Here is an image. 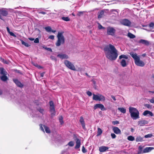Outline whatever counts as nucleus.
I'll return each instance as SVG.
<instances>
[{
    "mask_svg": "<svg viewBox=\"0 0 154 154\" xmlns=\"http://www.w3.org/2000/svg\"><path fill=\"white\" fill-rule=\"evenodd\" d=\"M104 50L106 57L111 60H115L117 57L118 51L114 46L111 44L106 46Z\"/></svg>",
    "mask_w": 154,
    "mask_h": 154,
    "instance_id": "f257e3e1",
    "label": "nucleus"
},
{
    "mask_svg": "<svg viewBox=\"0 0 154 154\" xmlns=\"http://www.w3.org/2000/svg\"><path fill=\"white\" fill-rule=\"evenodd\" d=\"M130 54L134 59L135 63L137 66L141 67H143L144 66V63L140 60L139 56H137L136 53L131 52Z\"/></svg>",
    "mask_w": 154,
    "mask_h": 154,
    "instance_id": "f03ea898",
    "label": "nucleus"
},
{
    "mask_svg": "<svg viewBox=\"0 0 154 154\" xmlns=\"http://www.w3.org/2000/svg\"><path fill=\"white\" fill-rule=\"evenodd\" d=\"M129 109L131 117L133 119L136 120L140 118L139 112L136 108L130 107Z\"/></svg>",
    "mask_w": 154,
    "mask_h": 154,
    "instance_id": "7ed1b4c3",
    "label": "nucleus"
},
{
    "mask_svg": "<svg viewBox=\"0 0 154 154\" xmlns=\"http://www.w3.org/2000/svg\"><path fill=\"white\" fill-rule=\"evenodd\" d=\"M63 32H58L57 35V40L55 43L57 46H59L64 44L65 38L63 35Z\"/></svg>",
    "mask_w": 154,
    "mask_h": 154,
    "instance_id": "20e7f679",
    "label": "nucleus"
},
{
    "mask_svg": "<svg viewBox=\"0 0 154 154\" xmlns=\"http://www.w3.org/2000/svg\"><path fill=\"white\" fill-rule=\"evenodd\" d=\"M64 63L69 69L74 71L76 70V69L74 65L69 61L67 60H65L64 61Z\"/></svg>",
    "mask_w": 154,
    "mask_h": 154,
    "instance_id": "39448f33",
    "label": "nucleus"
},
{
    "mask_svg": "<svg viewBox=\"0 0 154 154\" xmlns=\"http://www.w3.org/2000/svg\"><path fill=\"white\" fill-rule=\"evenodd\" d=\"M93 100L99 101H104L105 100L104 97L102 95L99 94L98 95H97L93 94Z\"/></svg>",
    "mask_w": 154,
    "mask_h": 154,
    "instance_id": "423d86ee",
    "label": "nucleus"
},
{
    "mask_svg": "<svg viewBox=\"0 0 154 154\" xmlns=\"http://www.w3.org/2000/svg\"><path fill=\"white\" fill-rule=\"evenodd\" d=\"M120 23L121 24L124 26H131V23L127 19H123L121 20Z\"/></svg>",
    "mask_w": 154,
    "mask_h": 154,
    "instance_id": "0eeeda50",
    "label": "nucleus"
},
{
    "mask_svg": "<svg viewBox=\"0 0 154 154\" xmlns=\"http://www.w3.org/2000/svg\"><path fill=\"white\" fill-rule=\"evenodd\" d=\"M116 30L113 27H108L107 28V33L108 35L113 36L114 35Z\"/></svg>",
    "mask_w": 154,
    "mask_h": 154,
    "instance_id": "6e6552de",
    "label": "nucleus"
},
{
    "mask_svg": "<svg viewBox=\"0 0 154 154\" xmlns=\"http://www.w3.org/2000/svg\"><path fill=\"white\" fill-rule=\"evenodd\" d=\"M98 108L100 109L102 111L106 110L105 108L104 107V106L101 104H97L94 106V109L95 110Z\"/></svg>",
    "mask_w": 154,
    "mask_h": 154,
    "instance_id": "1a4fd4ad",
    "label": "nucleus"
},
{
    "mask_svg": "<svg viewBox=\"0 0 154 154\" xmlns=\"http://www.w3.org/2000/svg\"><path fill=\"white\" fill-rule=\"evenodd\" d=\"M57 57L60 58L61 59H67L69 58V57L67 54L63 53L59 54L57 55Z\"/></svg>",
    "mask_w": 154,
    "mask_h": 154,
    "instance_id": "9d476101",
    "label": "nucleus"
},
{
    "mask_svg": "<svg viewBox=\"0 0 154 154\" xmlns=\"http://www.w3.org/2000/svg\"><path fill=\"white\" fill-rule=\"evenodd\" d=\"M13 80L18 87L21 88L23 87V85L17 79H13Z\"/></svg>",
    "mask_w": 154,
    "mask_h": 154,
    "instance_id": "9b49d317",
    "label": "nucleus"
},
{
    "mask_svg": "<svg viewBox=\"0 0 154 154\" xmlns=\"http://www.w3.org/2000/svg\"><path fill=\"white\" fill-rule=\"evenodd\" d=\"M138 125L140 126H143L144 125L147 124L148 123V122L145 120H143L139 121L138 122Z\"/></svg>",
    "mask_w": 154,
    "mask_h": 154,
    "instance_id": "f8f14e48",
    "label": "nucleus"
},
{
    "mask_svg": "<svg viewBox=\"0 0 154 154\" xmlns=\"http://www.w3.org/2000/svg\"><path fill=\"white\" fill-rule=\"evenodd\" d=\"M50 111L51 112V117L52 118L56 114V112L54 108L52 107L51 108H50Z\"/></svg>",
    "mask_w": 154,
    "mask_h": 154,
    "instance_id": "ddd939ff",
    "label": "nucleus"
},
{
    "mask_svg": "<svg viewBox=\"0 0 154 154\" xmlns=\"http://www.w3.org/2000/svg\"><path fill=\"white\" fill-rule=\"evenodd\" d=\"M80 122L82 125V128L84 129H85V122L82 116H81L80 117Z\"/></svg>",
    "mask_w": 154,
    "mask_h": 154,
    "instance_id": "4468645a",
    "label": "nucleus"
},
{
    "mask_svg": "<svg viewBox=\"0 0 154 154\" xmlns=\"http://www.w3.org/2000/svg\"><path fill=\"white\" fill-rule=\"evenodd\" d=\"M112 130L116 134H120L121 131L119 128L117 127H115L113 128Z\"/></svg>",
    "mask_w": 154,
    "mask_h": 154,
    "instance_id": "2eb2a0df",
    "label": "nucleus"
},
{
    "mask_svg": "<svg viewBox=\"0 0 154 154\" xmlns=\"http://www.w3.org/2000/svg\"><path fill=\"white\" fill-rule=\"evenodd\" d=\"M75 140L76 141V145L75 146V148L77 149H78L80 147L81 142L80 140L78 138H76Z\"/></svg>",
    "mask_w": 154,
    "mask_h": 154,
    "instance_id": "dca6fc26",
    "label": "nucleus"
},
{
    "mask_svg": "<svg viewBox=\"0 0 154 154\" xmlns=\"http://www.w3.org/2000/svg\"><path fill=\"white\" fill-rule=\"evenodd\" d=\"M108 147L104 146H102L99 147V150L101 152H103L106 151L108 149Z\"/></svg>",
    "mask_w": 154,
    "mask_h": 154,
    "instance_id": "f3484780",
    "label": "nucleus"
},
{
    "mask_svg": "<svg viewBox=\"0 0 154 154\" xmlns=\"http://www.w3.org/2000/svg\"><path fill=\"white\" fill-rule=\"evenodd\" d=\"M143 115L144 116H146L147 115H149V116H153V113L152 112L148 110H146L145 111L143 112Z\"/></svg>",
    "mask_w": 154,
    "mask_h": 154,
    "instance_id": "a211bd4d",
    "label": "nucleus"
},
{
    "mask_svg": "<svg viewBox=\"0 0 154 154\" xmlns=\"http://www.w3.org/2000/svg\"><path fill=\"white\" fill-rule=\"evenodd\" d=\"M120 76H121L123 79H126L128 78L129 76L125 72H123L122 73L120 74Z\"/></svg>",
    "mask_w": 154,
    "mask_h": 154,
    "instance_id": "6ab92c4d",
    "label": "nucleus"
},
{
    "mask_svg": "<svg viewBox=\"0 0 154 154\" xmlns=\"http://www.w3.org/2000/svg\"><path fill=\"white\" fill-rule=\"evenodd\" d=\"M139 43H141L146 45H148L149 43L148 41L144 39H140L139 42Z\"/></svg>",
    "mask_w": 154,
    "mask_h": 154,
    "instance_id": "aec40b11",
    "label": "nucleus"
},
{
    "mask_svg": "<svg viewBox=\"0 0 154 154\" xmlns=\"http://www.w3.org/2000/svg\"><path fill=\"white\" fill-rule=\"evenodd\" d=\"M154 149V148L153 147H146L144 149V152L146 153L149 152Z\"/></svg>",
    "mask_w": 154,
    "mask_h": 154,
    "instance_id": "412c9836",
    "label": "nucleus"
},
{
    "mask_svg": "<svg viewBox=\"0 0 154 154\" xmlns=\"http://www.w3.org/2000/svg\"><path fill=\"white\" fill-rule=\"evenodd\" d=\"M120 63L123 67H125L127 66L126 62L125 59H122L121 60Z\"/></svg>",
    "mask_w": 154,
    "mask_h": 154,
    "instance_id": "4be33fe9",
    "label": "nucleus"
},
{
    "mask_svg": "<svg viewBox=\"0 0 154 154\" xmlns=\"http://www.w3.org/2000/svg\"><path fill=\"white\" fill-rule=\"evenodd\" d=\"M0 74L2 75H7V72L3 68H0Z\"/></svg>",
    "mask_w": 154,
    "mask_h": 154,
    "instance_id": "5701e85b",
    "label": "nucleus"
},
{
    "mask_svg": "<svg viewBox=\"0 0 154 154\" xmlns=\"http://www.w3.org/2000/svg\"><path fill=\"white\" fill-rule=\"evenodd\" d=\"M104 12L102 10L98 13V18L100 19L103 17L104 15Z\"/></svg>",
    "mask_w": 154,
    "mask_h": 154,
    "instance_id": "b1692460",
    "label": "nucleus"
},
{
    "mask_svg": "<svg viewBox=\"0 0 154 154\" xmlns=\"http://www.w3.org/2000/svg\"><path fill=\"white\" fill-rule=\"evenodd\" d=\"M6 75H4L0 76V79L2 81L5 82L8 79V78Z\"/></svg>",
    "mask_w": 154,
    "mask_h": 154,
    "instance_id": "393cba45",
    "label": "nucleus"
},
{
    "mask_svg": "<svg viewBox=\"0 0 154 154\" xmlns=\"http://www.w3.org/2000/svg\"><path fill=\"white\" fill-rule=\"evenodd\" d=\"M0 12L3 16H6L8 14V12L7 11L3 9L0 10Z\"/></svg>",
    "mask_w": 154,
    "mask_h": 154,
    "instance_id": "a878e982",
    "label": "nucleus"
},
{
    "mask_svg": "<svg viewBox=\"0 0 154 154\" xmlns=\"http://www.w3.org/2000/svg\"><path fill=\"white\" fill-rule=\"evenodd\" d=\"M144 149L143 150V147L140 146L139 147L138 150V154L144 153Z\"/></svg>",
    "mask_w": 154,
    "mask_h": 154,
    "instance_id": "bb28decb",
    "label": "nucleus"
},
{
    "mask_svg": "<svg viewBox=\"0 0 154 154\" xmlns=\"http://www.w3.org/2000/svg\"><path fill=\"white\" fill-rule=\"evenodd\" d=\"M118 109L123 113H125L126 112V109L123 108H118Z\"/></svg>",
    "mask_w": 154,
    "mask_h": 154,
    "instance_id": "cd10ccee",
    "label": "nucleus"
},
{
    "mask_svg": "<svg viewBox=\"0 0 154 154\" xmlns=\"http://www.w3.org/2000/svg\"><path fill=\"white\" fill-rule=\"evenodd\" d=\"M128 36L130 38H133L135 37V36L131 32H128Z\"/></svg>",
    "mask_w": 154,
    "mask_h": 154,
    "instance_id": "c85d7f7f",
    "label": "nucleus"
},
{
    "mask_svg": "<svg viewBox=\"0 0 154 154\" xmlns=\"http://www.w3.org/2000/svg\"><path fill=\"white\" fill-rule=\"evenodd\" d=\"M20 41L22 44L24 45L26 47H28L30 46V45H29V44L28 43H27L23 41V40H20Z\"/></svg>",
    "mask_w": 154,
    "mask_h": 154,
    "instance_id": "c756f323",
    "label": "nucleus"
},
{
    "mask_svg": "<svg viewBox=\"0 0 154 154\" xmlns=\"http://www.w3.org/2000/svg\"><path fill=\"white\" fill-rule=\"evenodd\" d=\"M43 127H44V128L45 130V131L47 133H50V132H51L50 131L49 128L48 127H47L45 126V125H44Z\"/></svg>",
    "mask_w": 154,
    "mask_h": 154,
    "instance_id": "7c9ffc66",
    "label": "nucleus"
},
{
    "mask_svg": "<svg viewBox=\"0 0 154 154\" xmlns=\"http://www.w3.org/2000/svg\"><path fill=\"white\" fill-rule=\"evenodd\" d=\"M122 58L127 59H128V57L127 56L124 54L122 55L119 56V59H121Z\"/></svg>",
    "mask_w": 154,
    "mask_h": 154,
    "instance_id": "2f4dec72",
    "label": "nucleus"
},
{
    "mask_svg": "<svg viewBox=\"0 0 154 154\" xmlns=\"http://www.w3.org/2000/svg\"><path fill=\"white\" fill-rule=\"evenodd\" d=\"M143 138L141 137H138L136 138V141L137 142H141L143 140Z\"/></svg>",
    "mask_w": 154,
    "mask_h": 154,
    "instance_id": "473e14b6",
    "label": "nucleus"
},
{
    "mask_svg": "<svg viewBox=\"0 0 154 154\" xmlns=\"http://www.w3.org/2000/svg\"><path fill=\"white\" fill-rule=\"evenodd\" d=\"M127 139L129 141H132L134 140V138L132 136H129L128 137Z\"/></svg>",
    "mask_w": 154,
    "mask_h": 154,
    "instance_id": "72a5a7b5",
    "label": "nucleus"
},
{
    "mask_svg": "<svg viewBox=\"0 0 154 154\" xmlns=\"http://www.w3.org/2000/svg\"><path fill=\"white\" fill-rule=\"evenodd\" d=\"M84 12V11H78L77 14V15L79 17L82 16Z\"/></svg>",
    "mask_w": 154,
    "mask_h": 154,
    "instance_id": "f704fd0d",
    "label": "nucleus"
},
{
    "mask_svg": "<svg viewBox=\"0 0 154 154\" xmlns=\"http://www.w3.org/2000/svg\"><path fill=\"white\" fill-rule=\"evenodd\" d=\"M62 19L66 21H68L70 20V19L68 17H62L61 18Z\"/></svg>",
    "mask_w": 154,
    "mask_h": 154,
    "instance_id": "c9c22d12",
    "label": "nucleus"
},
{
    "mask_svg": "<svg viewBox=\"0 0 154 154\" xmlns=\"http://www.w3.org/2000/svg\"><path fill=\"white\" fill-rule=\"evenodd\" d=\"M46 30L48 32H50L51 31V27L49 26L46 27L45 28Z\"/></svg>",
    "mask_w": 154,
    "mask_h": 154,
    "instance_id": "e433bc0d",
    "label": "nucleus"
},
{
    "mask_svg": "<svg viewBox=\"0 0 154 154\" xmlns=\"http://www.w3.org/2000/svg\"><path fill=\"white\" fill-rule=\"evenodd\" d=\"M102 130L100 128H98L97 135L98 136L102 134Z\"/></svg>",
    "mask_w": 154,
    "mask_h": 154,
    "instance_id": "4c0bfd02",
    "label": "nucleus"
},
{
    "mask_svg": "<svg viewBox=\"0 0 154 154\" xmlns=\"http://www.w3.org/2000/svg\"><path fill=\"white\" fill-rule=\"evenodd\" d=\"M50 103V108H51L52 107H53V108H54V103L52 101H50L49 102Z\"/></svg>",
    "mask_w": 154,
    "mask_h": 154,
    "instance_id": "58836bf2",
    "label": "nucleus"
},
{
    "mask_svg": "<svg viewBox=\"0 0 154 154\" xmlns=\"http://www.w3.org/2000/svg\"><path fill=\"white\" fill-rule=\"evenodd\" d=\"M59 120L60 121V123L61 124H62L63 123V118L62 116H60L59 118Z\"/></svg>",
    "mask_w": 154,
    "mask_h": 154,
    "instance_id": "ea45409f",
    "label": "nucleus"
},
{
    "mask_svg": "<svg viewBox=\"0 0 154 154\" xmlns=\"http://www.w3.org/2000/svg\"><path fill=\"white\" fill-rule=\"evenodd\" d=\"M70 146H73L74 145V142L72 141H70L68 144Z\"/></svg>",
    "mask_w": 154,
    "mask_h": 154,
    "instance_id": "a19ab883",
    "label": "nucleus"
},
{
    "mask_svg": "<svg viewBox=\"0 0 154 154\" xmlns=\"http://www.w3.org/2000/svg\"><path fill=\"white\" fill-rule=\"evenodd\" d=\"M154 26V23L152 22L151 23L149 24V27L150 28H152V29L153 28Z\"/></svg>",
    "mask_w": 154,
    "mask_h": 154,
    "instance_id": "79ce46f5",
    "label": "nucleus"
},
{
    "mask_svg": "<svg viewBox=\"0 0 154 154\" xmlns=\"http://www.w3.org/2000/svg\"><path fill=\"white\" fill-rule=\"evenodd\" d=\"M152 136V134H147L146 135H145L144 136L145 138H149L150 137Z\"/></svg>",
    "mask_w": 154,
    "mask_h": 154,
    "instance_id": "37998d69",
    "label": "nucleus"
},
{
    "mask_svg": "<svg viewBox=\"0 0 154 154\" xmlns=\"http://www.w3.org/2000/svg\"><path fill=\"white\" fill-rule=\"evenodd\" d=\"M43 47V48H45V49H46L48 51H50L51 52H52V50L50 48H47V47Z\"/></svg>",
    "mask_w": 154,
    "mask_h": 154,
    "instance_id": "c03bdc74",
    "label": "nucleus"
},
{
    "mask_svg": "<svg viewBox=\"0 0 154 154\" xmlns=\"http://www.w3.org/2000/svg\"><path fill=\"white\" fill-rule=\"evenodd\" d=\"M34 42L35 43H39V40L38 38H36L34 40Z\"/></svg>",
    "mask_w": 154,
    "mask_h": 154,
    "instance_id": "a18cd8bd",
    "label": "nucleus"
},
{
    "mask_svg": "<svg viewBox=\"0 0 154 154\" xmlns=\"http://www.w3.org/2000/svg\"><path fill=\"white\" fill-rule=\"evenodd\" d=\"M50 58L52 60H53L55 61H56L57 60L56 58L54 56H51Z\"/></svg>",
    "mask_w": 154,
    "mask_h": 154,
    "instance_id": "49530a36",
    "label": "nucleus"
},
{
    "mask_svg": "<svg viewBox=\"0 0 154 154\" xmlns=\"http://www.w3.org/2000/svg\"><path fill=\"white\" fill-rule=\"evenodd\" d=\"M82 152L83 153H85L87 152V151L85 149V147H84V146H83L82 147Z\"/></svg>",
    "mask_w": 154,
    "mask_h": 154,
    "instance_id": "de8ad7c7",
    "label": "nucleus"
},
{
    "mask_svg": "<svg viewBox=\"0 0 154 154\" xmlns=\"http://www.w3.org/2000/svg\"><path fill=\"white\" fill-rule=\"evenodd\" d=\"M112 123L113 125H116V124H119V122L118 121H113L112 122Z\"/></svg>",
    "mask_w": 154,
    "mask_h": 154,
    "instance_id": "09e8293b",
    "label": "nucleus"
},
{
    "mask_svg": "<svg viewBox=\"0 0 154 154\" xmlns=\"http://www.w3.org/2000/svg\"><path fill=\"white\" fill-rule=\"evenodd\" d=\"M38 110L41 113H42V114H43V112H44V110L43 109H42L41 108H39L38 109Z\"/></svg>",
    "mask_w": 154,
    "mask_h": 154,
    "instance_id": "8fccbe9b",
    "label": "nucleus"
},
{
    "mask_svg": "<svg viewBox=\"0 0 154 154\" xmlns=\"http://www.w3.org/2000/svg\"><path fill=\"white\" fill-rule=\"evenodd\" d=\"M10 35L14 37H16V35L12 32H10L9 33Z\"/></svg>",
    "mask_w": 154,
    "mask_h": 154,
    "instance_id": "3c124183",
    "label": "nucleus"
},
{
    "mask_svg": "<svg viewBox=\"0 0 154 154\" xmlns=\"http://www.w3.org/2000/svg\"><path fill=\"white\" fill-rule=\"evenodd\" d=\"M111 136L112 137L113 139L115 138L116 137V135L114 134V133L111 134Z\"/></svg>",
    "mask_w": 154,
    "mask_h": 154,
    "instance_id": "603ef678",
    "label": "nucleus"
},
{
    "mask_svg": "<svg viewBox=\"0 0 154 154\" xmlns=\"http://www.w3.org/2000/svg\"><path fill=\"white\" fill-rule=\"evenodd\" d=\"M48 38L52 40H54V36L53 35H51Z\"/></svg>",
    "mask_w": 154,
    "mask_h": 154,
    "instance_id": "864d4df0",
    "label": "nucleus"
},
{
    "mask_svg": "<svg viewBox=\"0 0 154 154\" xmlns=\"http://www.w3.org/2000/svg\"><path fill=\"white\" fill-rule=\"evenodd\" d=\"M98 28L99 29H104V27H103L101 25H100V24H99V25H98Z\"/></svg>",
    "mask_w": 154,
    "mask_h": 154,
    "instance_id": "5fc2aeb1",
    "label": "nucleus"
},
{
    "mask_svg": "<svg viewBox=\"0 0 154 154\" xmlns=\"http://www.w3.org/2000/svg\"><path fill=\"white\" fill-rule=\"evenodd\" d=\"M149 101L151 103H154V97L151 99L149 100Z\"/></svg>",
    "mask_w": 154,
    "mask_h": 154,
    "instance_id": "6e6d98bb",
    "label": "nucleus"
},
{
    "mask_svg": "<svg viewBox=\"0 0 154 154\" xmlns=\"http://www.w3.org/2000/svg\"><path fill=\"white\" fill-rule=\"evenodd\" d=\"M38 14H46V12H44V11H38Z\"/></svg>",
    "mask_w": 154,
    "mask_h": 154,
    "instance_id": "4d7b16f0",
    "label": "nucleus"
},
{
    "mask_svg": "<svg viewBox=\"0 0 154 154\" xmlns=\"http://www.w3.org/2000/svg\"><path fill=\"white\" fill-rule=\"evenodd\" d=\"M87 94L89 96H91L92 94V93L89 91H88L87 92Z\"/></svg>",
    "mask_w": 154,
    "mask_h": 154,
    "instance_id": "13d9d810",
    "label": "nucleus"
},
{
    "mask_svg": "<svg viewBox=\"0 0 154 154\" xmlns=\"http://www.w3.org/2000/svg\"><path fill=\"white\" fill-rule=\"evenodd\" d=\"M40 129L43 131L44 132H45L44 131V129L43 128V127H42V125H40Z\"/></svg>",
    "mask_w": 154,
    "mask_h": 154,
    "instance_id": "bf43d9fd",
    "label": "nucleus"
},
{
    "mask_svg": "<svg viewBox=\"0 0 154 154\" xmlns=\"http://www.w3.org/2000/svg\"><path fill=\"white\" fill-rule=\"evenodd\" d=\"M111 97L112 98V99H113L114 101H116V98H115V97H114V96H113V95H112V96H111Z\"/></svg>",
    "mask_w": 154,
    "mask_h": 154,
    "instance_id": "052dcab7",
    "label": "nucleus"
},
{
    "mask_svg": "<svg viewBox=\"0 0 154 154\" xmlns=\"http://www.w3.org/2000/svg\"><path fill=\"white\" fill-rule=\"evenodd\" d=\"M145 106L148 108H149L150 107V105L149 104H146Z\"/></svg>",
    "mask_w": 154,
    "mask_h": 154,
    "instance_id": "680f3d73",
    "label": "nucleus"
},
{
    "mask_svg": "<svg viewBox=\"0 0 154 154\" xmlns=\"http://www.w3.org/2000/svg\"><path fill=\"white\" fill-rule=\"evenodd\" d=\"M28 38L30 40L32 41H34L35 40V39L34 38Z\"/></svg>",
    "mask_w": 154,
    "mask_h": 154,
    "instance_id": "e2e57ef3",
    "label": "nucleus"
},
{
    "mask_svg": "<svg viewBox=\"0 0 154 154\" xmlns=\"http://www.w3.org/2000/svg\"><path fill=\"white\" fill-rule=\"evenodd\" d=\"M37 67L38 68V69H42V67L41 66L39 65H38V66H37Z\"/></svg>",
    "mask_w": 154,
    "mask_h": 154,
    "instance_id": "0e129e2a",
    "label": "nucleus"
},
{
    "mask_svg": "<svg viewBox=\"0 0 154 154\" xmlns=\"http://www.w3.org/2000/svg\"><path fill=\"white\" fill-rule=\"evenodd\" d=\"M6 28L7 31L9 33V32H10L9 28L8 27H7Z\"/></svg>",
    "mask_w": 154,
    "mask_h": 154,
    "instance_id": "69168bd1",
    "label": "nucleus"
},
{
    "mask_svg": "<svg viewBox=\"0 0 154 154\" xmlns=\"http://www.w3.org/2000/svg\"><path fill=\"white\" fill-rule=\"evenodd\" d=\"M2 90L0 89V95H2Z\"/></svg>",
    "mask_w": 154,
    "mask_h": 154,
    "instance_id": "338daca9",
    "label": "nucleus"
},
{
    "mask_svg": "<svg viewBox=\"0 0 154 154\" xmlns=\"http://www.w3.org/2000/svg\"><path fill=\"white\" fill-rule=\"evenodd\" d=\"M33 65L34 66H35L37 67V66L38 65L36 63L33 64Z\"/></svg>",
    "mask_w": 154,
    "mask_h": 154,
    "instance_id": "774afa93",
    "label": "nucleus"
}]
</instances>
